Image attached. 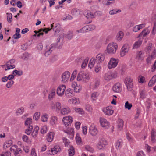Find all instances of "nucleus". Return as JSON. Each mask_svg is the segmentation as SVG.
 Returning <instances> with one entry per match:
<instances>
[{
  "label": "nucleus",
  "instance_id": "423d86ee",
  "mask_svg": "<svg viewBox=\"0 0 156 156\" xmlns=\"http://www.w3.org/2000/svg\"><path fill=\"white\" fill-rule=\"evenodd\" d=\"M100 123L101 125L106 129L108 128L109 127V122L105 118L101 117L100 118Z\"/></svg>",
  "mask_w": 156,
  "mask_h": 156
},
{
  "label": "nucleus",
  "instance_id": "72a5a7b5",
  "mask_svg": "<svg viewBox=\"0 0 156 156\" xmlns=\"http://www.w3.org/2000/svg\"><path fill=\"white\" fill-rule=\"evenodd\" d=\"M12 143V141L11 140H9L6 141L3 145V147L5 149L8 148L11 146Z\"/></svg>",
  "mask_w": 156,
  "mask_h": 156
},
{
  "label": "nucleus",
  "instance_id": "2eb2a0df",
  "mask_svg": "<svg viewBox=\"0 0 156 156\" xmlns=\"http://www.w3.org/2000/svg\"><path fill=\"white\" fill-rule=\"evenodd\" d=\"M89 130L90 133L92 135L95 136L98 134V131L97 129L94 126H90Z\"/></svg>",
  "mask_w": 156,
  "mask_h": 156
},
{
  "label": "nucleus",
  "instance_id": "1a4fd4ad",
  "mask_svg": "<svg viewBox=\"0 0 156 156\" xmlns=\"http://www.w3.org/2000/svg\"><path fill=\"white\" fill-rule=\"evenodd\" d=\"M129 47L127 44H125L122 47L120 53L121 57L124 56L127 53L129 50Z\"/></svg>",
  "mask_w": 156,
  "mask_h": 156
},
{
  "label": "nucleus",
  "instance_id": "864d4df0",
  "mask_svg": "<svg viewBox=\"0 0 156 156\" xmlns=\"http://www.w3.org/2000/svg\"><path fill=\"white\" fill-rule=\"evenodd\" d=\"M132 107V104L129 103L128 101H126L125 105V108L127 109L128 110L131 109V107Z\"/></svg>",
  "mask_w": 156,
  "mask_h": 156
},
{
  "label": "nucleus",
  "instance_id": "7c9ffc66",
  "mask_svg": "<svg viewBox=\"0 0 156 156\" xmlns=\"http://www.w3.org/2000/svg\"><path fill=\"white\" fill-rule=\"evenodd\" d=\"M123 141L121 139H119L118 140L116 144V147L117 149L121 148L122 145Z\"/></svg>",
  "mask_w": 156,
  "mask_h": 156
},
{
  "label": "nucleus",
  "instance_id": "2f4dec72",
  "mask_svg": "<svg viewBox=\"0 0 156 156\" xmlns=\"http://www.w3.org/2000/svg\"><path fill=\"white\" fill-rule=\"evenodd\" d=\"M54 135V133L52 132H50L49 133L47 136V140L49 142L52 141Z\"/></svg>",
  "mask_w": 156,
  "mask_h": 156
},
{
  "label": "nucleus",
  "instance_id": "ea45409f",
  "mask_svg": "<svg viewBox=\"0 0 156 156\" xmlns=\"http://www.w3.org/2000/svg\"><path fill=\"white\" fill-rule=\"evenodd\" d=\"M73 109L76 112L80 114H83L84 113V111L82 108H73Z\"/></svg>",
  "mask_w": 156,
  "mask_h": 156
},
{
  "label": "nucleus",
  "instance_id": "aec40b11",
  "mask_svg": "<svg viewBox=\"0 0 156 156\" xmlns=\"http://www.w3.org/2000/svg\"><path fill=\"white\" fill-rule=\"evenodd\" d=\"M100 84V81L98 79H96L94 83L93 84H90V87L92 89H95L97 88Z\"/></svg>",
  "mask_w": 156,
  "mask_h": 156
},
{
  "label": "nucleus",
  "instance_id": "f257e3e1",
  "mask_svg": "<svg viewBox=\"0 0 156 156\" xmlns=\"http://www.w3.org/2000/svg\"><path fill=\"white\" fill-rule=\"evenodd\" d=\"M51 28H49L46 29H41L39 30L38 32L39 33L41 32L42 31L44 32L46 34H47L48 31H50L51 29L55 31V34L58 33L60 31V27L59 25L58 24H51Z\"/></svg>",
  "mask_w": 156,
  "mask_h": 156
},
{
  "label": "nucleus",
  "instance_id": "5fc2aeb1",
  "mask_svg": "<svg viewBox=\"0 0 156 156\" xmlns=\"http://www.w3.org/2000/svg\"><path fill=\"white\" fill-rule=\"evenodd\" d=\"M24 109L23 107H21L17 109L16 112V113L17 115H20L22 114L24 112Z\"/></svg>",
  "mask_w": 156,
  "mask_h": 156
},
{
  "label": "nucleus",
  "instance_id": "ddd939ff",
  "mask_svg": "<svg viewBox=\"0 0 156 156\" xmlns=\"http://www.w3.org/2000/svg\"><path fill=\"white\" fill-rule=\"evenodd\" d=\"M112 107L111 106H108L103 109L105 114L107 115H110L113 113V110L112 109Z\"/></svg>",
  "mask_w": 156,
  "mask_h": 156
},
{
  "label": "nucleus",
  "instance_id": "412c9836",
  "mask_svg": "<svg viewBox=\"0 0 156 156\" xmlns=\"http://www.w3.org/2000/svg\"><path fill=\"white\" fill-rule=\"evenodd\" d=\"M113 77V74L109 72L105 73L104 76L105 79L108 81L110 80Z\"/></svg>",
  "mask_w": 156,
  "mask_h": 156
},
{
  "label": "nucleus",
  "instance_id": "de8ad7c7",
  "mask_svg": "<svg viewBox=\"0 0 156 156\" xmlns=\"http://www.w3.org/2000/svg\"><path fill=\"white\" fill-rule=\"evenodd\" d=\"M40 113L39 112H36L34 113L33 116V119L36 121H37L40 118Z\"/></svg>",
  "mask_w": 156,
  "mask_h": 156
},
{
  "label": "nucleus",
  "instance_id": "c756f323",
  "mask_svg": "<svg viewBox=\"0 0 156 156\" xmlns=\"http://www.w3.org/2000/svg\"><path fill=\"white\" fill-rule=\"evenodd\" d=\"M142 40L139 39L138 41L136 42L133 45V48L136 49L140 47L142 44Z\"/></svg>",
  "mask_w": 156,
  "mask_h": 156
},
{
  "label": "nucleus",
  "instance_id": "69168bd1",
  "mask_svg": "<svg viewBox=\"0 0 156 156\" xmlns=\"http://www.w3.org/2000/svg\"><path fill=\"white\" fill-rule=\"evenodd\" d=\"M47 47L49 49H50L52 51L54 50L55 48V45L54 44H51L50 46L46 45Z\"/></svg>",
  "mask_w": 156,
  "mask_h": 156
},
{
  "label": "nucleus",
  "instance_id": "39448f33",
  "mask_svg": "<svg viewBox=\"0 0 156 156\" xmlns=\"http://www.w3.org/2000/svg\"><path fill=\"white\" fill-rule=\"evenodd\" d=\"M118 61L117 59L113 58H111L108 64V68L109 69H111L115 67L118 64Z\"/></svg>",
  "mask_w": 156,
  "mask_h": 156
},
{
  "label": "nucleus",
  "instance_id": "a19ab883",
  "mask_svg": "<svg viewBox=\"0 0 156 156\" xmlns=\"http://www.w3.org/2000/svg\"><path fill=\"white\" fill-rule=\"evenodd\" d=\"M123 121L121 119H118V128L120 130L122 129L123 126Z\"/></svg>",
  "mask_w": 156,
  "mask_h": 156
},
{
  "label": "nucleus",
  "instance_id": "6e6d98bb",
  "mask_svg": "<svg viewBox=\"0 0 156 156\" xmlns=\"http://www.w3.org/2000/svg\"><path fill=\"white\" fill-rule=\"evenodd\" d=\"M14 83V81L12 80H10L8 82L6 85V87L8 88H11Z\"/></svg>",
  "mask_w": 156,
  "mask_h": 156
},
{
  "label": "nucleus",
  "instance_id": "58836bf2",
  "mask_svg": "<svg viewBox=\"0 0 156 156\" xmlns=\"http://www.w3.org/2000/svg\"><path fill=\"white\" fill-rule=\"evenodd\" d=\"M23 72L22 70L18 71L17 70H14L12 72V74L14 76L17 75L19 76H20L23 75Z\"/></svg>",
  "mask_w": 156,
  "mask_h": 156
},
{
  "label": "nucleus",
  "instance_id": "6ab92c4d",
  "mask_svg": "<svg viewBox=\"0 0 156 156\" xmlns=\"http://www.w3.org/2000/svg\"><path fill=\"white\" fill-rule=\"evenodd\" d=\"M60 148L59 146H55L53 148H51V153H50V154L53 155H54V154H56L58 152L60 151Z\"/></svg>",
  "mask_w": 156,
  "mask_h": 156
},
{
  "label": "nucleus",
  "instance_id": "a18cd8bd",
  "mask_svg": "<svg viewBox=\"0 0 156 156\" xmlns=\"http://www.w3.org/2000/svg\"><path fill=\"white\" fill-rule=\"evenodd\" d=\"M154 50L156 51L155 50L152 48L151 45L149 46L147 48L146 52L147 53H151V54L153 53V51Z\"/></svg>",
  "mask_w": 156,
  "mask_h": 156
},
{
  "label": "nucleus",
  "instance_id": "0eeeda50",
  "mask_svg": "<svg viewBox=\"0 0 156 156\" xmlns=\"http://www.w3.org/2000/svg\"><path fill=\"white\" fill-rule=\"evenodd\" d=\"M62 121L65 126H68L71 124L73 121L72 118L69 116L64 117L63 118Z\"/></svg>",
  "mask_w": 156,
  "mask_h": 156
},
{
  "label": "nucleus",
  "instance_id": "6e6552de",
  "mask_svg": "<svg viewBox=\"0 0 156 156\" xmlns=\"http://www.w3.org/2000/svg\"><path fill=\"white\" fill-rule=\"evenodd\" d=\"M66 87L64 85H60L57 88V94L59 96H62L64 93Z\"/></svg>",
  "mask_w": 156,
  "mask_h": 156
},
{
  "label": "nucleus",
  "instance_id": "f8f14e48",
  "mask_svg": "<svg viewBox=\"0 0 156 156\" xmlns=\"http://www.w3.org/2000/svg\"><path fill=\"white\" fill-rule=\"evenodd\" d=\"M70 73L68 71L64 72L62 75V81L63 83L67 81L70 76Z\"/></svg>",
  "mask_w": 156,
  "mask_h": 156
},
{
  "label": "nucleus",
  "instance_id": "603ef678",
  "mask_svg": "<svg viewBox=\"0 0 156 156\" xmlns=\"http://www.w3.org/2000/svg\"><path fill=\"white\" fill-rule=\"evenodd\" d=\"M121 12V10L120 9H119L117 10L115 9H113L109 12V13L110 15H114L116 14L117 13L120 12Z\"/></svg>",
  "mask_w": 156,
  "mask_h": 156
},
{
  "label": "nucleus",
  "instance_id": "c9c22d12",
  "mask_svg": "<svg viewBox=\"0 0 156 156\" xmlns=\"http://www.w3.org/2000/svg\"><path fill=\"white\" fill-rule=\"evenodd\" d=\"M96 60L95 58H92L90 60L89 64H88V66L90 69H91L95 64Z\"/></svg>",
  "mask_w": 156,
  "mask_h": 156
},
{
  "label": "nucleus",
  "instance_id": "09e8293b",
  "mask_svg": "<svg viewBox=\"0 0 156 156\" xmlns=\"http://www.w3.org/2000/svg\"><path fill=\"white\" fill-rule=\"evenodd\" d=\"M70 101L73 104H78L80 103L79 98H73Z\"/></svg>",
  "mask_w": 156,
  "mask_h": 156
},
{
  "label": "nucleus",
  "instance_id": "5701e85b",
  "mask_svg": "<svg viewBox=\"0 0 156 156\" xmlns=\"http://www.w3.org/2000/svg\"><path fill=\"white\" fill-rule=\"evenodd\" d=\"M58 119L55 116H52L51 118L50 124L52 126H55L57 122Z\"/></svg>",
  "mask_w": 156,
  "mask_h": 156
},
{
  "label": "nucleus",
  "instance_id": "a211bd4d",
  "mask_svg": "<svg viewBox=\"0 0 156 156\" xmlns=\"http://www.w3.org/2000/svg\"><path fill=\"white\" fill-rule=\"evenodd\" d=\"M120 83H118L115 84L113 87V90L115 92H119L121 90Z\"/></svg>",
  "mask_w": 156,
  "mask_h": 156
},
{
  "label": "nucleus",
  "instance_id": "c85d7f7f",
  "mask_svg": "<svg viewBox=\"0 0 156 156\" xmlns=\"http://www.w3.org/2000/svg\"><path fill=\"white\" fill-rule=\"evenodd\" d=\"M84 15L87 18H93L94 17V15L91 12L88 11L84 13Z\"/></svg>",
  "mask_w": 156,
  "mask_h": 156
},
{
  "label": "nucleus",
  "instance_id": "b1692460",
  "mask_svg": "<svg viewBox=\"0 0 156 156\" xmlns=\"http://www.w3.org/2000/svg\"><path fill=\"white\" fill-rule=\"evenodd\" d=\"M156 131L154 129H152L151 132V141L154 142L156 141Z\"/></svg>",
  "mask_w": 156,
  "mask_h": 156
},
{
  "label": "nucleus",
  "instance_id": "20e7f679",
  "mask_svg": "<svg viewBox=\"0 0 156 156\" xmlns=\"http://www.w3.org/2000/svg\"><path fill=\"white\" fill-rule=\"evenodd\" d=\"M117 45L116 43H113L109 44L107 47V51L110 54L115 53L117 49Z\"/></svg>",
  "mask_w": 156,
  "mask_h": 156
},
{
  "label": "nucleus",
  "instance_id": "9b49d317",
  "mask_svg": "<svg viewBox=\"0 0 156 156\" xmlns=\"http://www.w3.org/2000/svg\"><path fill=\"white\" fill-rule=\"evenodd\" d=\"M51 108L52 109H56V111H59L61 108V105L60 103L57 102L54 103L52 102L51 104Z\"/></svg>",
  "mask_w": 156,
  "mask_h": 156
},
{
  "label": "nucleus",
  "instance_id": "7ed1b4c3",
  "mask_svg": "<svg viewBox=\"0 0 156 156\" xmlns=\"http://www.w3.org/2000/svg\"><path fill=\"white\" fill-rule=\"evenodd\" d=\"M124 82L128 90L132 91L133 87V79L130 76H127L125 78Z\"/></svg>",
  "mask_w": 156,
  "mask_h": 156
},
{
  "label": "nucleus",
  "instance_id": "4c0bfd02",
  "mask_svg": "<svg viewBox=\"0 0 156 156\" xmlns=\"http://www.w3.org/2000/svg\"><path fill=\"white\" fill-rule=\"evenodd\" d=\"M52 51L50 50V49H49L46 46V49L44 50V55L45 56L48 57L51 53Z\"/></svg>",
  "mask_w": 156,
  "mask_h": 156
},
{
  "label": "nucleus",
  "instance_id": "052dcab7",
  "mask_svg": "<svg viewBox=\"0 0 156 156\" xmlns=\"http://www.w3.org/2000/svg\"><path fill=\"white\" fill-rule=\"evenodd\" d=\"M21 35L20 34H17L15 33L12 36V40L13 39H17L20 38L21 37Z\"/></svg>",
  "mask_w": 156,
  "mask_h": 156
},
{
  "label": "nucleus",
  "instance_id": "f03ea898",
  "mask_svg": "<svg viewBox=\"0 0 156 156\" xmlns=\"http://www.w3.org/2000/svg\"><path fill=\"white\" fill-rule=\"evenodd\" d=\"M90 78V75L89 73L83 72H80L77 75V80L78 81L82 80L85 82H87Z\"/></svg>",
  "mask_w": 156,
  "mask_h": 156
},
{
  "label": "nucleus",
  "instance_id": "8fccbe9b",
  "mask_svg": "<svg viewBox=\"0 0 156 156\" xmlns=\"http://www.w3.org/2000/svg\"><path fill=\"white\" fill-rule=\"evenodd\" d=\"M88 60V58H85V59L83 61L81 66L82 68H84L86 67L87 64Z\"/></svg>",
  "mask_w": 156,
  "mask_h": 156
},
{
  "label": "nucleus",
  "instance_id": "c03bdc74",
  "mask_svg": "<svg viewBox=\"0 0 156 156\" xmlns=\"http://www.w3.org/2000/svg\"><path fill=\"white\" fill-rule=\"evenodd\" d=\"M146 94L145 93V91L144 90H142L140 91V98L142 99L146 98Z\"/></svg>",
  "mask_w": 156,
  "mask_h": 156
},
{
  "label": "nucleus",
  "instance_id": "13d9d810",
  "mask_svg": "<svg viewBox=\"0 0 156 156\" xmlns=\"http://www.w3.org/2000/svg\"><path fill=\"white\" fill-rule=\"evenodd\" d=\"M76 74L77 71L76 70H75L73 71L72 74L71 78L70 79V80L71 81H73L74 79L76 78Z\"/></svg>",
  "mask_w": 156,
  "mask_h": 156
},
{
  "label": "nucleus",
  "instance_id": "473e14b6",
  "mask_svg": "<svg viewBox=\"0 0 156 156\" xmlns=\"http://www.w3.org/2000/svg\"><path fill=\"white\" fill-rule=\"evenodd\" d=\"M39 129V128L37 126H35L34 128L33 131L31 134L32 136L33 137L35 138L36 137L38 133Z\"/></svg>",
  "mask_w": 156,
  "mask_h": 156
},
{
  "label": "nucleus",
  "instance_id": "338daca9",
  "mask_svg": "<svg viewBox=\"0 0 156 156\" xmlns=\"http://www.w3.org/2000/svg\"><path fill=\"white\" fill-rule=\"evenodd\" d=\"M136 7V2H132L129 5V8L131 9H134Z\"/></svg>",
  "mask_w": 156,
  "mask_h": 156
},
{
  "label": "nucleus",
  "instance_id": "393cba45",
  "mask_svg": "<svg viewBox=\"0 0 156 156\" xmlns=\"http://www.w3.org/2000/svg\"><path fill=\"white\" fill-rule=\"evenodd\" d=\"M144 54L141 51H138L137 52L136 58L139 60H143L144 59Z\"/></svg>",
  "mask_w": 156,
  "mask_h": 156
},
{
  "label": "nucleus",
  "instance_id": "4d7b16f0",
  "mask_svg": "<svg viewBox=\"0 0 156 156\" xmlns=\"http://www.w3.org/2000/svg\"><path fill=\"white\" fill-rule=\"evenodd\" d=\"M101 69L100 64L97 63V64L95 66V71L96 73H98Z\"/></svg>",
  "mask_w": 156,
  "mask_h": 156
},
{
  "label": "nucleus",
  "instance_id": "bf43d9fd",
  "mask_svg": "<svg viewBox=\"0 0 156 156\" xmlns=\"http://www.w3.org/2000/svg\"><path fill=\"white\" fill-rule=\"evenodd\" d=\"M48 116L47 114H44L41 116V120L44 122H47L48 119Z\"/></svg>",
  "mask_w": 156,
  "mask_h": 156
},
{
  "label": "nucleus",
  "instance_id": "dca6fc26",
  "mask_svg": "<svg viewBox=\"0 0 156 156\" xmlns=\"http://www.w3.org/2000/svg\"><path fill=\"white\" fill-rule=\"evenodd\" d=\"M106 144L107 142L105 140L102 139L97 144V147L98 149L101 150L103 148Z\"/></svg>",
  "mask_w": 156,
  "mask_h": 156
},
{
  "label": "nucleus",
  "instance_id": "f3484780",
  "mask_svg": "<svg viewBox=\"0 0 156 156\" xmlns=\"http://www.w3.org/2000/svg\"><path fill=\"white\" fill-rule=\"evenodd\" d=\"M150 31L148 28L144 29L142 31L138 37H143L147 36L150 33Z\"/></svg>",
  "mask_w": 156,
  "mask_h": 156
},
{
  "label": "nucleus",
  "instance_id": "49530a36",
  "mask_svg": "<svg viewBox=\"0 0 156 156\" xmlns=\"http://www.w3.org/2000/svg\"><path fill=\"white\" fill-rule=\"evenodd\" d=\"M7 19L9 23H11L12 21V14L10 13H7Z\"/></svg>",
  "mask_w": 156,
  "mask_h": 156
},
{
  "label": "nucleus",
  "instance_id": "774afa93",
  "mask_svg": "<svg viewBox=\"0 0 156 156\" xmlns=\"http://www.w3.org/2000/svg\"><path fill=\"white\" fill-rule=\"evenodd\" d=\"M73 34L72 32H69L66 35V37L68 39H71L73 37Z\"/></svg>",
  "mask_w": 156,
  "mask_h": 156
},
{
  "label": "nucleus",
  "instance_id": "79ce46f5",
  "mask_svg": "<svg viewBox=\"0 0 156 156\" xmlns=\"http://www.w3.org/2000/svg\"><path fill=\"white\" fill-rule=\"evenodd\" d=\"M123 35V33L122 31H119L116 36L117 40L118 41H121Z\"/></svg>",
  "mask_w": 156,
  "mask_h": 156
},
{
  "label": "nucleus",
  "instance_id": "3c124183",
  "mask_svg": "<svg viewBox=\"0 0 156 156\" xmlns=\"http://www.w3.org/2000/svg\"><path fill=\"white\" fill-rule=\"evenodd\" d=\"M33 126H29L28 129H26L25 132L28 135H30L31 133V131L33 129Z\"/></svg>",
  "mask_w": 156,
  "mask_h": 156
},
{
  "label": "nucleus",
  "instance_id": "cd10ccee",
  "mask_svg": "<svg viewBox=\"0 0 156 156\" xmlns=\"http://www.w3.org/2000/svg\"><path fill=\"white\" fill-rule=\"evenodd\" d=\"M72 90L70 88L67 89L65 92L66 96L68 98H70L72 97L73 95V94H72Z\"/></svg>",
  "mask_w": 156,
  "mask_h": 156
},
{
  "label": "nucleus",
  "instance_id": "0e129e2a",
  "mask_svg": "<svg viewBox=\"0 0 156 156\" xmlns=\"http://www.w3.org/2000/svg\"><path fill=\"white\" fill-rule=\"evenodd\" d=\"M87 26L89 31L94 30L95 28V26L94 25H89Z\"/></svg>",
  "mask_w": 156,
  "mask_h": 156
},
{
  "label": "nucleus",
  "instance_id": "bb28decb",
  "mask_svg": "<svg viewBox=\"0 0 156 156\" xmlns=\"http://www.w3.org/2000/svg\"><path fill=\"white\" fill-rule=\"evenodd\" d=\"M152 19L154 23V25L152 33L153 34H155V33L154 31L156 30V15H154L152 16Z\"/></svg>",
  "mask_w": 156,
  "mask_h": 156
},
{
  "label": "nucleus",
  "instance_id": "680f3d73",
  "mask_svg": "<svg viewBox=\"0 0 156 156\" xmlns=\"http://www.w3.org/2000/svg\"><path fill=\"white\" fill-rule=\"evenodd\" d=\"M64 131L65 133H67L68 134L74 133V129L72 128H69L67 129V130H65Z\"/></svg>",
  "mask_w": 156,
  "mask_h": 156
},
{
  "label": "nucleus",
  "instance_id": "a878e982",
  "mask_svg": "<svg viewBox=\"0 0 156 156\" xmlns=\"http://www.w3.org/2000/svg\"><path fill=\"white\" fill-rule=\"evenodd\" d=\"M55 90L54 89H52L50 93L49 94L48 98L49 100L52 99L55 96Z\"/></svg>",
  "mask_w": 156,
  "mask_h": 156
},
{
  "label": "nucleus",
  "instance_id": "e2e57ef3",
  "mask_svg": "<svg viewBox=\"0 0 156 156\" xmlns=\"http://www.w3.org/2000/svg\"><path fill=\"white\" fill-rule=\"evenodd\" d=\"M99 94L97 92H95L92 94L91 95V98L93 100H94L98 96Z\"/></svg>",
  "mask_w": 156,
  "mask_h": 156
},
{
  "label": "nucleus",
  "instance_id": "4be33fe9",
  "mask_svg": "<svg viewBox=\"0 0 156 156\" xmlns=\"http://www.w3.org/2000/svg\"><path fill=\"white\" fill-rule=\"evenodd\" d=\"M61 114L62 115H67L70 112V109L68 108H63L61 110Z\"/></svg>",
  "mask_w": 156,
  "mask_h": 156
},
{
  "label": "nucleus",
  "instance_id": "9d476101",
  "mask_svg": "<svg viewBox=\"0 0 156 156\" xmlns=\"http://www.w3.org/2000/svg\"><path fill=\"white\" fill-rule=\"evenodd\" d=\"M156 56V51L154 50L153 51V53L151 55H149L147 58L146 59L147 63V64H150L151 63V60L155 59Z\"/></svg>",
  "mask_w": 156,
  "mask_h": 156
},
{
  "label": "nucleus",
  "instance_id": "f704fd0d",
  "mask_svg": "<svg viewBox=\"0 0 156 156\" xmlns=\"http://www.w3.org/2000/svg\"><path fill=\"white\" fill-rule=\"evenodd\" d=\"M69 156H73L75 154V150L73 147L72 146H70V148L68 150Z\"/></svg>",
  "mask_w": 156,
  "mask_h": 156
},
{
  "label": "nucleus",
  "instance_id": "4468645a",
  "mask_svg": "<svg viewBox=\"0 0 156 156\" xmlns=\"http://www.w3.org/2000/svg\"><path fill=\"white\" fill-rule=\"evenodd\" d=\"M104 59L105 56L104 55L99 54L97 55L95 60L96 63L100 64L104 61Z\"/></svg>",
  "mask_w": 156,
  "mask_h": 156
},
{
  "label": "nucleus",
  "instance_id": "37998d69",
  "mask_svg": "<svg viewBox=\"0 0 156 156\" xmlns=\"http://www.w3.org/2000/svg\"><path fill=\"white\" fill-rule=\"evenodd\" d=\"M22 151L20 148H17L14 152V155L15 156H20L22 153Z\"/></svg>",
  "mask_w": 156,
  "mask_h": 156
},
{
  "label": "nucleus",
  "instance_id": "e433bc0d",
  "mask_svg": "<svg viewBox=\"0 0 156 156\" xmlns=\"http://www.w3.org/2000/svg\"><path fill=\"white\" fill-rule=\"evenodd\" d=\"M32 122V119L31 118H27L25 122V125L28 127L29 126H32L31 124Z\"/></svg>",
  "mask_w": 156,
  "mask_h": 156
}]
</instances>
